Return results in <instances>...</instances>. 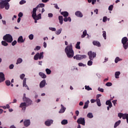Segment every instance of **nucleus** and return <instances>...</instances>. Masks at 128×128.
<instances>
[{
	"label": "nucleus",
	"mask_w": 128,
	"mask_h": 128,
	"mask_svg": "<svg viewBox=\"0 0 128 128\" xmlns=\"http://www.w3.org/2000/svg\"><path fill=\"white\" fill-rule=\"evenodd\" d=\"M86 36V30H84L83 32V34H82V38H84V36Z\"/></svg>",
	"instance_id": "e433bc0d"
},
{
	"label": "nucleus",
	"mask_w": 128,
	"mask_h": 128,
	"mask_svg": "<svg viewBox=\"0 0 128 128\" xmlns=\"http://www.w3.org/2000/svg\"><path fill=\"white\" fill-rule=\"evenodd\" d=\"M28 38H29L30 40H34V34H31L29 35Z\"/></svg>",
	"instance_id": "de8ad7c7"
},
{
	"label": "nucleus",
	"mask_w": 128,
	"mask_h": 128,
	"mask_svg": "<svg viewBox=\"0 0 128 128\" xmlns=\"http://www.w3.org/2000/svg\"><path fill=\"white\" fill-rule=\"evenodd\" d=\"M110 100H112V99L107 100L106 103V106H108L110 108H112V102H110Z\"/></svg>",
	"instance_id": "412c9836"
},
{
	"label": "nucleus",
	"mask_w": 128,
	"mask_h": 128,
	"mask_svg": "<svg viewBox=\"0 0 128 128\" xmlns=\"http://www.w3.org/2000/svg\"><path fill=\"white\" fill-rule=\"evenodd\" d=\"M123 120H128V114H123L122 116Z\"/></svg>",
	"instance_id": "f704fd0d"
},
{
	"label": "nucleus",
	"mask_w": 128,
	"mask_h": 128,
	"mask_svg": "<svg viewBox=\"0 0 128 128\" xmlns=\"http://www.w3.org/2000/svg\"><path fill=\"white\" fill-rule=\"evenodd\" d=\"M106 86H112V84L110 82H108L106 84Z\"/></svg>",
	"instance_id": "a18cd8bd"
},
{
	"label": "nucleus",
	"mask_w": 128,
	"mask_h": 128,
	"mask_svg": "<svg viewBox=\"0 0 128 128\" xmlns=\"http://www.w3.org/2000/svg\"><path fill=\"white\" fill-rule=\"evenodd\" d=\"M66 108L64 106V105L61 104V108L58 112L59 114H63L64 112H66Z\"/></svg>",
	"instance_id": "2eb2a0df"
},
{
	"label": "nucleus",
	"mask_w": 128,
	"mask_h": 128,
	"mask_svg": "<svg viewBox=\"0 0 128 128\" xmlns=\"http://www.w3.org/2000/svg\"><path fill=\"white\" fill-rule=\"evenodd\" d=\"M118 62H120V58L116 57L115 59L116 64H118Z\"/></svg>",
	"instance_id": "3c124183"
},
{
	"label": "nucleus",
	"mask_w": 128,
	"mask_h": 128,
	"mask_svg": "<svg viewBox=\"0 0 128 128\" xmlns=\"http://www.w3.org/2000/svg\"><path fill=\"white\" fill-rule=\"evenodd\" d=\"M24 38L22 36H20L18 40V42H24Z\"/></svg>",
	"instance_id": "4be33fe9"
},
{
	"label": "nucleus",
	"mask_w": 128,
	"mask_h": 128,
	"mask_svg": "<svg viewBox=\"0 0 128 128\" xmlns=\"http://www.w3.org/2000/svg\"><path fill=\"white\" fill-rule=\"evenodd\" d=\"M64 22H68V18L65 17V18H64Z\"/></svg>",
	"instance_id": "774afa93"
},
{
	"label": "nucleus",
	"mask_w": 128,
	"mask_h": 128,
	"mask_svg": "<svg viewBox=\"0 0 128 128\" xmlns=\"http://www.w3.org/2000/svg\"><path fill=\"white\" fill-rule=\"evenodd\" d=\"M4 0H0V8H4Z\"/></svg>",
	"instance_id": "bb28decb"
},
{
	"label": "nucleus",
	"mask_w": 128,
	"mask_h": 128,
	"mask_svg": "<svg viewBox=\"0 0 128 128\" xmlns=\"http://www.w3.org/2000/svg\"><path fill=\"white\" fill-rule=\"evenodd\" d=\"M4 40L6 42H8L10 44V42H12L14 39L12 38V36L10 34H6V35L4 36L3 37Z\"/></svg>",
	"instance_id": "f03ea898"
},
{
	"label": "nucleus",
	"mask_w": 128,
	"mask_h": 128,
	"mask_svg": "<svg viewBox=\"0 0 128 128\" xmlns=\"http://www.w3.org/2000/svg\"><path fill=\"white\" fill-rule=\"evenodd\" d=\"M53 122L54 120H48L45 122V124L47 126H50Z\"/></svg>",
	"instance_id": "9b49d317"
},
{
	"label": "nucleus",
	"mask_w": 128,
	"mask_h": 128,
	"mask_svg": "<svg viewBox=\"0 0 128 128\" xmlns=\"http://www.w3.org/2000/svg\"><path fill=\"white\" fill-rule=\"evenodd\" d=\"M38 8H44V4H40L38 5L36 8H33L36 10H38Z\"/></svg>",
	"instance_id": "a211bd4d"
},
{
	"label": "nucleus",
	"mask_w": 128,
	"mask_h": 128,
	"mask_svg": "<svg viewBox=\"0 0 128 128\" xmlns=\"http://www.w3.org/2000/svg\"><path fill=\"white\" fill-rule=\"evenodd\" d=\"M46 72L47 74H52V70H50L48 68H46Z\"/></svg>",
	"instance_id": "58836bf2"
},
{
	"label": "nucleus",
	"mask_w": 128,
	"mask_h": 128,
	"mask_svg": "<svg viewBox=\"0 0 128 128\" xmlns=\"http://www.w3.org/2000/svg\"><path fill=\"white\" fill-rule=\"evenodd\" d=\"M120 72H115V78H118L120 75Z\"/></svg>",
	"instance_id": "cd10ccee"
},
{
	"label": "nucleus",
	"mask_w": 128,
	"mask_h": 128,
	"mask_svg": "<svg viewBox=\"0 0 128 128\" xmlns=\"http://www.w3.org/2000/svg\"><path fill=\"white\" fill-rule=\"evenodd\" d=\"M39 76H40L42 78H46V75L42 72H39Z\"/></svg>",
	"instance_id": "393cba45"
},
{
	"label": "nucleus",
	"mask_w": 128,
	"mask_h": 128,
	"mask_svg": "<svg viewBox=\"0 0 128 128\" xmlns=\"http://www.w3.org/2000/svg\"><path fill=\"white\" fill-rule=\"evenodd\" d=\"M2 46H8V44L6 42V41H2Z\"/></svg>",
	"instance_id": "c756f323"
},
{
	"label": "nucleus",
	"mask_w": 128,
	"mask_h": 128,
	"mask_svg": "<svg viewBox=\"0 0 128 128\" xmlns=\"http://www.w3.org/2000/svg\"><path fill=\"white\" fill-rule=\"evenodd\" d=\"M122 44H123V48H124V50H128V46L127 45L126 43Z\"/></svg>",
	"instance_id": "c03bdc74"
},
{
	"label": "nucleus",
	"mask_w": 128,
	"mask_h": 128,
	"mask_svg": "<svg viewBox=\"0 0 128 128\" xmlns=\"http://www.w3.org/2000/svg\"><path fill=\"white\" fill-rule=\"evenodd\" d=\"M120 120H119L118 121L115 123L114 128H116V126H120Z\"/></svg>",
	"instance_id": "473e14b6"
},
{
	"label": "nucleus",
	"mask_w": 128,
	"mask_h": 128,
	"mask_svg": "<svg viewBox=\"0 0 128 128\" xmlns=\"http://www.w3.org/2000/svg\"><path fill=\"white\" fill-rule=\"evenodd\" d=\"M62 124L66 125L68 124V120H64L61 122Z\"/></svg>",
	"instance_id": "2f4dec72"
},
{
	"label": "nucleus",
	"mask_w": 128,
	"mask_h": 128,
	"mask_svg": "<svg viewBox=\"0 0 128 128\" xmlns=\"http://www.w3.org/2000/svg\"><path fill=\"white\" fill-rule=\"evenodd\" d=\"M0 78L3 80H6V78H4V74L2 72H0Z\"/></svg>",
	"instance_id": "a878e982"
},
{
	"label": "nucleus",
	"mask_w": 128,
	"mask_h": 128,
	"mask_svg": "<svg viewBox=\"0 0 128 128\" xmlns=\"http://www.w3.org/2000/svg\"><path fill=\"white\" fill-rule=\"evenodd\" d=\"M74 58L76 60H80L84 58H86V56L77 54L74 56Z\"/></svg>",
	"instance_id": "0eeeda50"
},
{
	"label": "nucleus",
	"mask_w": 128,
	"mask_h": 128,
	"mask_svg": "<svg viewBox=\"0 0 128 128\" xmlns=\"http://www.w3.org/2000/svg\"><path fill=\"white\" fill-rule=\"evenodd\" d=\"M60 14L62 16H64V18H66L68 16V12H60Z\"/></svg>",
	"instance_id": "6ab92c4d"
},
{
	"label": "nucleus",
	"mask_w": 128,
	"mask_h": 128,
	"mask_svg": "<svg viewBox=\"0 0 128 128\" xmlns=\"http://www.w3.org/2000/svg\"><path fill=\"white\" fill-rule=\"evenodd\" d=\"M6 86H10V80H7L5 82Z\"/></svg>",
	"instance_id": "a19ab883"
},
{
	"label": "nucleus",
	"mask_w": 128,
	"mask_h": 128,
	"mask_svg": "<svg viewBox=\"0 0 128 128\" xmlns=\"http://www.w3.org/2000/svg\"><path fill=\"white\" fill-rule=\"evenodd\" d=\"M107 20H108V17H106V16H104V17L103 18V20H102L103 22H106Z\"/></svg>",
	"instance_id": "603ef678"
},
{
	"label": "nucleus",
	"mask_w": 128,
	"mask_h": 128,
	"mask_svg": "<svg viewBox=\"0 0 128 128\" xmlns=\"http://www.w3.org/2000/svg\"><path fill=\"white\" fill-rule=\"evenodd\" d=\"M77 122L78 124H82V126H84L86 124V121L84 120V118H80L77 120Z\"/></svg>",
	"instance_id": "6e6552de"
},
{
	"label": "nucleus",
	"mask_w": 128,
	"mask_h": 128,
	"mask_svg": "<svg viewBox=\"0 0 128 128\" xmlns=\"http://www.w3.org/2000/svg\"><path fill=\"white\" fill-rule=\"evenodd\" d=\"M113 8H114V5H110L108 7V10L112 11V10Z\"/></svg>",
	"instance_id": "09e8293b"
},
{
	"label": "nucleus",
	"mask_w": 128,
	"mask_h": 128,
	"mask_svg": "<svg viewBox=\"0 0 128 128\" xmlns=\"http://www.w3.org/2000/svg\"><path fill=\"white\" fill-rule=\"evenodd\" d=\"M44 86H46V80H44L40 84V88H44Z\"/></svg>",
	"instance_id": "4468645a"
},
{
	"label": "nucleus",
	"mask_w": 128,
	"mask_h": 128,
	"mask_svg": "<svg viewBox=\"0 0 128 128\" xmlns=\"http://www.w3.org/2000/svg\"><path fill=\"white\" fill-rule=\"evenodd\" d=\"M96 102L98 106H102V104H100V100L99 98H97Z\"/></svg>",
	"instance_id": "72a5a7b5"
},
{
	"label": "nucleus",
	"mask_w": 128,
	"mask_h": 128,
	"mask_svg": "<svg viewBox=\"0 0 128 128\" xmlns=\"http://www.w3.org/2000/svg\"><path fill=\"white\" fill-rule=\"evenodd\" d=\"M92 44H93L94 46H98V48H100L102 46L100 44V42H98V40H94L92 42Z\"/></svg>",
	"instance_id": "ddd939ff"
},
{
	"label": "nucleus",
	"mask_w": 128,
	"mask_h": 128,
	"mask_svg": "<svg viewBox=\"0 0 128 128\" xmlns=\"http://www.w3.org/2000/svg\"><path fill=\"white\" fill-rule=\"evenodd\" d=\"M42 58H44V52H42L40 54L37 53L34 56V60H42Z\"/></svg>",
	"instance_id": "39448f33"
},
{
	"label": "nucleus",
	"mask_w": 128,
	"mask_h": 128,
	"mask_svg": "<svg viewBox=\"0 0 128 128\" xmlns=\"http://www.w3.org/2000/svg\"><path fill=\"white\" fill-rule=\"evenodd\" d=\"M58 20L60 24H62V22H64V18L62 16H58Z\"/></svg>",
	"instance_id": "aec40b11"
},
{
	"label": "nucleus",
	"mask_w": 128,
	"mask_h": 128,
	"mask_svg": "<svg viewBox=\"0 0 128 128\" xmlns=\"http://www.w3.org/2000/svg\"><path fill=\"white\" fill-rule=\"evenodd\" d=\"M14 64H10V66L9 68H10V70H12V68H14Z\"/></svg>",
	"instance_id": "0e129e2a"
},
{
	"label": "nucleus",
	"mask_w": 128,
	"mask_h": 128,
	"mask_svg": "<svg viewBox=\"0 0 128 128\" xmlns=\"http://www.w3.org/2000/svg\"><path fill=\"white\" fill-rule=\"evenodd\" d=\"M80 42H77L76 45V48L77 50H80Z\"/></svg>",
	"instance_id": "b1692460"
},
{
	"label": "nucleus",
	"mask_w": 128,
	"mask_h": 128,
	"mask_svg": "<svg viewBox=\"0 0 128 128\" xmlns=\"http://www.w3.org/2000/svg\"><path fill=\"white\" fill-rule=\"evenodd\" d=\"M88 104H90V101L89 100H87L84 105V106L83 107V108L86 109V108H88Z\"/></svg>",
	"instance_id": "5701e85b"
},
{
	"label": "nucleus",
	"mask_w": 128,
	"mask_h": 128,
	"mask_svg": "<svg viewBox=\"0 0 128 128\" xmlns=\"http://www.w3.org/2000/svg\"><path fill=\"white\" fill-rule=\"evenodd\" d=\"M22 100L23 102H26L28 106H30L32 102V101L30 100V98H26V94H24Z\"/></svg>",
	"instance_id": "7ed1b4c3"
},
{
	"label": "nucleus",
	"mask_w": 128,
	"mask_h": 128,
	"mask_svg": "<svg viewBox=\"0 0 128 128\" xmlns=\"http://www.w3.org/2000/svg\"><path fill=\"white\" fill-rule=\"evenodd\" d=\"M128 38L124 37L122 40V44H126L128 42Z\"/></svg>",
	"instance_id": "f3484780"
},
{
	"label": "nucleus",
	"mask_w": 128,
	"mask_h": 128,
	"mask_svg": "<svg viewBox=\"0 0 128 128\" xmlns=\"http://www.w3.org/2000/svg\"><path fill=\"white\" fill-rule=\"evenodd\" d=\"M26 106H28L26 103L24 102L21 103L20 105V108H22V110H24V112L26 110Z\"/></svg>",
	"instance_id": "1a4fd4ad"
},
{
	"label": "nucleus",
	"mask_w": 128,
	"mask_h": 128,
	"mask_svg": "<svg viewBox=\"0 0 128 128\" xmlns=\"http://www.w3.org/2000/svg\"><path fill=\"white\" fill-rule=\"evenodd\" d=\"M79 114H80V112H78V110H76V116H78Z\"/></svg>",
	"instance_id": "69168bd1"
},
{
	"label": "nucleus",
	"mask_w": 128,
	"mask_h": 128,
	"mask_svg": "<svg viewBox=\"0 0 128 128\" xmlns=\"http://www.w3.org/2000/svg\"><path fill=\"white\" fill-rule=\"evenodd\" d=\"M123 114L122 113H119L118 114V116L120 118H122V116H123Z\"/></svg>",
	"instance_id": "5fc2aeb1"
},
{
	"label": "nucleus",
	"mask_w": 128,
	"mask_h": 128,
	"mask_svg": "<svg viewBox=\"0 0 128 128\" xmlns=\"http://www.w3.org/2000/svg\"><path fill=\"white\" fill-rule=\"evenodd\" d=\"M22 16H24V14H22V12H20L18 14V16L19 18H22Z\"/></svg>",
	"instance_id": "13d9d810"
},
{
	"label": "nucleus",
	"mask_w": 128,
	"mask_h": 128,
	"mask_svg": "<svg viewBox=\"0 0 128 128\" xmlns=\"http://www.w3.org/2000/svg\"><path fill=\"white\" fill-rule=\"evenodd\" d=\"M17 42L16 40H14L13 42H12V45L14 46H16V44H17Z\"/></svg>",
	"instance_id": "4d7b16f0"
},
{
	"label": "nucleus",
	"mask_w": 128,
	"mask_h": 128,
	"mask_svg": "<svg viewBox=\"0 0 128 128\" xmlns=\"http://www.w3.org/2000/svg\"><path fill=\"white\" fill-rule=\"evenodd\" d=\"M49 30H52V32H56V28H52V27H50Z\"/></svg>",
	"instance_id": "8fccbe9b"
},
{
	"label": "nucleus",
	"mask_w": 128,
	"mask_h": 128,
	"mask_svg": "<svg viewBox=\"0 0 128 128\" xmlns=\"http://www.w3.org/2000/svg\"><path fill=\"white\" fill-rule=\"evenodd\" d=\"M40 50V46H36L34 49L35 50Z\"/></svg>",
	"instance_id": "052dcab7"
},
{
	"label": "nucleus",
	"mask_w": 128,
	"mask_h": 128,
	"mask_svg": "<svg viewBox=\"0 0 128 128\" xmlns=\"http://www.w3.org/2000/svg\"><path fill=\"white\" fill-rule=\"evenodd\" d=\"M87 116H88L89 118H94V115H92V112H89V113H88V114H87Z\"/></svg>",
	"instance_id": "7c9ffc66"
},
{
	"label": "nucleus",
	"mask_w": 128,
	"mask_h": 128,
	"mask_svg": "<svg viewBox=\"0 0 128 128\" xmlns=\"http://www.w3.org/2000/svg\"><path fill=\"white\" fill-rule=\"evenodd\" d=\"M85 90H92V89L90 87V86H85Z\"/></svg>",
	"instance_id": "79ce46f5"
},
{
	"label": "nucleus",
	"mask_w": 128,
	"mask_h": 128,
	"mask_svg": "<svg viewBox=\"0 0 128 128\" xmlns=\"http://www.w3.org/2000/svg\"><path fill=\"white\" fill-rule=\"evenodd\" d=\"M102 36L104 38V40H106V31L102 32Z\"/></svg>",
	"instance_id": "4c0bfd02"
},
{
	"label": "nucleus",
	"mask_w": 128,
	"mask_h": 128,
	"mask_svg": "<svg viewBox=\"0 0 128 128\" xmlns=\"http://www.w3.org/2000/svg\"><path fill=\"white\" fill-rule=\"evenodd\" d=\"M54 8H56V10H60V8H58V4H54Z\"/></svg>",
	"instance_id": "6e6d98bb"
},
{
	"label": "nucleus",
	"mask_w": 128,
	"mask_h": 128,
	"mask_svg": "<svg viewBox=\"0 0 128 128\" xmlns=\"http://www.w3.org/2000/svg\"><path fill=\"white\" fill-rule=\"evenodd\" d=\"M24 76H26V75L24 74H22L20 75V78L21 80H24Z\"/></svg>",
	"instance_id": "49530a36"
},
{
	"label": "nucleus",
	"mask_w": 128,
	"mask_h": 128,
	"mask_svg": "<svg viewBox=\"0 0 128 128\" xmlns=\"http://www.w3.org/2000/svg\"><path fill=\"white\" fill-rule=\"evenodd\" d=\"M26 4V0H22L20 2V4Z\"/></svg>",
	"instance_id": "bf43d9fd"
},
{
	"label": "nucleus",
	"mask_w": 128,
	"mask_h": 128,
	"mask_svg": "<svg viewBox=\"0 0 128 128\" xmlns=\"http://www.w3.org/2000/svg\"><path fill=\"white\" fill-rule=\"evenodd\" d=\"M78 66H84V64L82 62L78 63Z\"/></svg>",
	"instance_id": "680f3d73"
},
{
	"label": "nucleus",
	"mask_w": 128,
	"mask_h": 128,
	"mask_svg": "<svg viewBox=\"0 0 128 128\" xmlns=\"http://www.w3.org/2000/svg\"><path fill=\"white\" fill-rule=\"evenodd\" d=\"M92 60H90L88 61V66H92Z\"/></svg>",
	"instance_id": "37998d69"
},
{
	"label": "nucleus",
	"mask_w": 128,
	"mask_h": 128,
	"mask_svg": "<svg viewBox=\"0 0 128 128\" xmlns=\"http://www.w3.org/2000/svg\"><path fill=\"white\" fill-rule=\"evenodd\" d=\"M32 18L36 20H42V14H39L38 15H36V9H33Z\"/></svg>",
	"instance_id": "20e7f679"
},
{
	"label": "nucleus",
	"mask_w": 128,
	"mask_h": 128,
	"mask_svg": "<svg viewBox=\"0 0 128 128\" xmlns=\"http://www.w3.org/2000/svg\"><path fill=\"white\" fill-rule=\"evenodd\" d=\"M3 5H4V8L6 10H8V8H10V4H8V2L4 0Z\"/></svg>",
	"instance_id": "9d476101"
},
{
	"label": "nucleus",
	"mask_w": 128,
	"mask_h": 128,
	"mask_svg": "<svg viewBox=\"0 0 128 128\" xmlns=\"http://www.w3.org/2000/svg\"><path fill=\"white\" fill-rule=\"evenodd\" d=\"M98 92H104V88H100L99 87L98 88Z\"/></svg>",
	"instance_id": "864d4df0"
},
{
	"label": "nucleus",
	"mask_w": 128,
	"mask_h": 128,
	"mask_svg": "<svg viewBox=\"0 0 128 128\" xmlns=\"http://www.w3.org/2000/svg\"><path fill=\"white\" fill-rule=\"evenodd\" d=\"M88 54L90 60H93L94 58L96 56V54L95 52H93L92 51L88 52Z\"/></svg>",
	"instance_id": "423d86ee"
},
{
	"label": "nucleus",
	"mask_w": 128,
	"mask_h": 128,
	"mask_svg": "<svg viewBox=\"0 0 128 128\" xmlns=\"http://www.w3.org/2000/svg\"><path fill=\"white\" fill-rule=\"evenodd\" d=\"M23 86H24L25 88H26L28 86V85H26V78H24L23 80Z\"/></svg>",
	"instance_id": "c85d7f7f"
},
{
	"label": "nucleus",
	"mask_w": 128,
	"mask_h": 128,
	"mask_svg": "<svg viewBox=\"0 0 128 128\" xmlns=\"http://www.w3.org/2000/svg\"><path fill=\"white\" fill-rule=\"evenodd\" d=\"M75 15L76 16H78V18H82L83 16L82 13L80 11H76L75 12Z\"/></svg>",
	"instance_id": "dca6fc26"
},
{
	"label": "nucleus",
	"mask_w": 128,
	"mask_h": 128,
	"mask_svg": "<svg viewBox=\"0 0 128 128\" xmlns=\"http://www.w3.org/2000/svg\"><path fill=\"white\" fill-rule=\"evenodd\" d=\"M62 29L60 28L58 30H56V34H60V33L62 32Z\"/></svg>",
	"instance_id": "ea45409f"
},
{
	"label": "nucleus",
	"mask_w": 128,
	"mask_h": 128,
	"mask_svg": "<svg viewBox=\"0 0 128 128\" xmlns=\"http://www.w3.org/2000/svg\"><path fill=\"white\" fill-rule=\"evenodd\" d=\"M22 59L21 58H18L17 60L16 64H22Z\"/></svg>",
	"instance_id": "c9c22d12"
},
{
	"label": "nucleus",
	"mask_w": 128,
	"mask_h": 128,
	"mask_svg": "<svg viewBox=\"0 0 128 128\" xmlns=\"http://www.w3.org/2000/svg\"><path fill=\"white\" fill-rule=\"evenodd\" d=\"M64 52L69 58H74V50L72 49V45L70 44L66 46L64 49Z\"/></svg>",
	"instance_id": "f257e3e1"
},
{
	"label": "nucleus",
	"mask_w": 128,
	"mask_h": 128,
	"mask_svg": "<svg viewBox=\"0 0 128 128\" xmlns=\"http://www.w3.org/2000/svg\"><path fill=\"white\" fill-rule=\"evenodd\" d=\"M44 48H46V42H44Z\"/></svg>",
	"instance_id": "338daca9"
},
{
	"label": "nucleus",
	"mask_w": 128,
	"mask_h": 128,
	"mask_svg": "<svg viewBox=\"0 0 128 128\" xmlns=\"http://www.w3.org/2000/svg\"><path fill=\"white\" fill-rule=\"evenodd\" d=\"M48 18H52V16H54V15L52 13H49L48 14Z\"/></svg>",
	"instance_id": "e2e57ef3"
},
{
	"label": "nucleus",
	"mask_w": 128,
	"mask_h": 128,
	"mask_svg": "<svg viewBox=\"0 0 128 128\" xmlns=\"http://www.w3.org/2000/svg\"><path fill=\"white\" fill-rule=\"evenodd\" d=\"M24 126L28 128V126L30 124V120H25L24 122Z\"/></svg>",
	"instance_id": "f8f14e48"
}]
</instances>
